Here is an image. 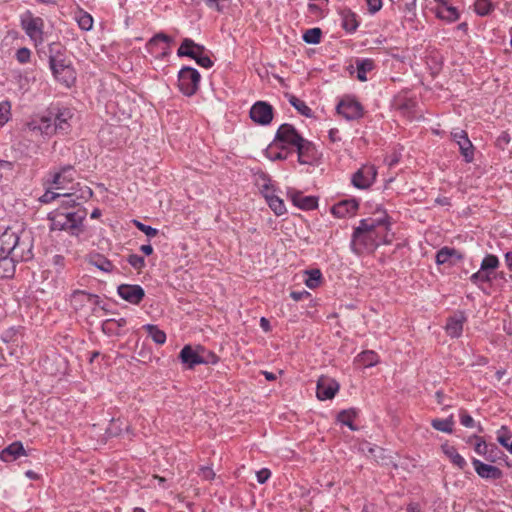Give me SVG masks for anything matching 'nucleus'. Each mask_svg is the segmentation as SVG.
<instances>
[{
	"label": "nucleus",
	"mask_w": 512,
	"mask_h": 512,
	"mask_svg": "<svg viewBox=\"0 0 512 512\" xmlns=\"http://www.w3.org/2000/svg\"><path fill=\"white\" fill-rule=\"evenodd\" d=\"M394 234L390 231L388 216L384 212L379 217L362 219L352 234L351 249L360 255L371 253L381 244L392 242Z\"/></svg>",
	"instance_id": "nucleus-1"
},
{
	"label": "nucleus",
	"mask_w": 512,
	"mask_h": 512,
	"mask_svg": "<svg viewBox=\"0 0 512 512\" xmlns=\"http://www.w3.org/2000/svg\"><path fill=\"white\" fill-rule=\"evenodd\" d=\"M31 244L21 241L19 235L11 230H5L0 236V258L10 259L15 266L16 262L27 261L32 258Z\"/></svg>",
	"instance_id": "nucleus-2"
},
{
	"label": "nucleus",
	"mask_w": 512,
	"mask_h": 512,
	"mask_svg": "<svg viewBox=\"0 0 512 512\" xmlns=\"http://www.w3.org/2000/svg\"><path fill=\"white\" fill-rule=\"evenodd\" d=\"M49 65L53 76L66 87H70L76 80V74L70 61L63 53V47L59 43L49 45Z\"/></svg>",
	"instance_id": "nucleus-3"
},
{
	"label": "nucleus",
	"mask_w": 512,
	"mask_h": 512,
	"mask_svg": "<svg viewBox=\"0 0 512 512\" xmlns=\"http://www.w3.org/2000/svg\"><path fill=\"white\" fill-rule=\"evenodd\" d=\"M85 209H77L76 211H60L56 210L49 213L51 231H68L71 235H79L83 231L82 222L86 217Z\"/></svg>",
	"instance_id": "nucleus-4"
},
{
	"label": "nucleus",
	"mask_w": 512,
	"mask_h": 512,
	"mask_svg": "<svg viewBox=\"0 0 512 512\" xmlns=\"http://www.w3.org/2000/svg\"><path fill=\"white\" fill-rule=\"evenodd\" d=\"M204 352V348L200 346L194 349L190 345H186L180 351L179 358L189 369H192L199 364H216L218 362V357L215 354H209L211 356V360H207L204 356Z\"/></svg>",
	"instance_id": "nucleus-5"
},
{
	"label": "nucleus",
	"mask_w": 512,
	"mask_h": 512,
	"mask_svg": "<svg viewBox=\"0 0 512 512\" xmlns=\"http://www.w3.org/2000/svg\"><path fill=\"white\" fill-rule=\"evenodd\" d=\"M200 82L199 72L192 67H183L178 73V87L186 96L196 93Z\"/></svg>",
	"instance_id": "nucleus-6"
},
{
	"label": "nucleus",
	"mask_w": 512,
	"mask_h": 512,
	"mask_svg": "<svg viewBox=\"0 0 512 512\" xmlns=\"http://www.w3.org/2000/svg\"><path fill=\"white\" fill-rule=\"evenodd\" d=\"M21 26L36 45L43 42L44 22L42 18L34 17L31 12L27 11L21 17Z\"/></svg>",
	"instance_id": "nucleus-7"
},
{
	"label": "nucleus",
	"mask_w": 512,
	"mask_h": 512,
	"mask_svg": "<svg viewBox=\"0 0 512 512\" xmlns=\"http://www.w3.org/2000/svg\"><path fill=\"white\" fill-rule=\"evenodd\" d=\"M263 184L261 185V192L263 193L269 207L277 216H281L286 212V207L281 198L274 194L270 188V179L263 174L261 176Z\"/></svg>",
	"instance_id": "nucleus-8"
},
{
	"label": "nucleus",
	"mask_w": 512,
	"mask_h": 512,
	"mask_svg": "<svg viewBox=\"0 0 512 512\" xmlns=\"http://www.w3.org/2000/svg\"><path fill=\"white\" fill-rule=\"evenodd\" d=\"M304 138L297 132L291 124H282L276 133L275 141L284 145L297 147Z\"/></svg>",
	"instance_id": "nucleus-9"
},
{
	"label": "nucleus",
	"mask_w": 512,
	"mask_h": 512,
	"mask_svg": "<svg viewBox=\"0 0 512 512\" xmlns=\"http://www.w3.org/2000/svg\"><path fill=\"white\" fill-rule=\"evenodd\" d=\"M377 175L373 165H363L352 176V184L359 189L369 188L375 181Z\"/></svg>",
	"instance_id": "nucleus-10"
},
{
	"label": "nucleus",
	"mask_w": 512,
	"mask_h": 512,
	"mask_svg": "<svg viewBox=\"0 0 512 512\" xmlns=\"http://www.w3.org/2000/svg\"><path fill=\"white\" fill-rule=\"evenodd\" d=\"M250 118L257 124L267 125L273 119V108L264 101H258L250 109Z\"/></svg>",
	"instance_id": "nucleus-11"
},
{
	"label": "nucleus",
	"mask_w": 512,
	"mask_h": 512,
	"mask_svg": "<svg viewBox=\"0 0 512 512\" xmlns=\"http://www.w3.org/2000/svg\"><path fill=\"white\" fill-rule=\"evenodd\" d=\"M75 174L76 171L72 166H65L54 173L51 183L56 190H74V186L68 187V184L73 183Z\"/></svg>",
	"instance_id": "nucleus-12"
},
{
	"label": "nucleus",
	"mask_w": 512,
	"mask_h": 512,
	"mask_svg": "<svg viewBox=\"0 0 512 512\" xmlns=\"http://www.w3.org/2000/svg\"><path fill=\"white\" fill-rule=\"evenodd\" d=\"M339 384L336 380L321 376L317 381V398L321 401L332 399L339 390Z\"/></svg>",
	"instance_id": "nucleus-13"
},
{
	"label": "nucleus",
	"mask_w": 512,
	"mask_h": 512,
	"mask_svg": "<svg viewBox=\"0 0 512 512\" xmlns=\"http://www.w3.org/2000/svg\"><path fill=\"white\" fill-rule=\"evenodd\" d=\"M50 115L53 116V127L55 132H66L69 127V120L72 118L73 113L68 108L52 107L49 109Z\"/></svg>",
	"instance_id": "nucleus-14"
},
{
	"label": "nucleus",
	"mask_w": 512,
	"mask_h": 512,
	"mask_svg": "<svg viewBox=\"0 0 512 512\" xmlns=\"http://www.w3.org/2000/svg\"><path fill=\"white\" fill-rule=\"evenodd\" d=\"M117 292L122 299L134 305L139 304L145 297V291L140 285L121 284Z\"/></svg>",
	"instance_id": "nucleus-15"
},
{
	"label": "nucleus",
	"mask_w": 512,
	"mask_h": 512,
	"mask_svg": "<svg viewBox=\"0 0 512 512\" xmlns=\"http://www.w3.org/2000/svg\"><path fill=\"white\" fill-rule=\"evenodd\" d=\"M337 112L347 120H354L362 116V106L353 99H343L337 105Z\"/></svg>",
	"instance_id": "nucleus-16"
},
{
	"label": "nucleus",
	"mask_w": 512,
	"mask_h": 512,
	"mask_svg": "<svg viewBox=\"0 0 512 512\" xmlns=\"http://www.w3.org/2000/svg\"><path fill=\"white\" fill-rule=\"evenodd\" d=\"M53 116L50 115L49 110L46 115L41 116L40 118H35L27 123V129L32 132H39L40 134L50 135L55 132L53 127Z\"/></svg>",
	"instance_id": "nucleus-17"
},
{
	"label": "nucleus",
	"mask_w": 512,
	"mask_h": 512,
	"mask_svg": "<svg viewBox=\"0 0 512 512\" xmlns=\"http://www.w3.org/2000/svg\"><path fill=\"white\" fill-rule=\"evenodd\" d=\"M93 195V192L90 187L83 186L78 191L71 190V192L61 193V196L65 197L66 200L63 202V205L66 207H74L81 204V202H86Z\"/></svg>",
	"instance_id": "nucleus-18"
},
{
	"label": "nucleus",
	"mask_w": 512,
	"mask_h": 512,
	"mask_svg": "<svg viewBox=\"0 0 512 512\" xmlns=\"http://www.w3.org/2000/svg\"><path fill=\"white\" fill-rule=\"evenodd\" d=\"M475 440L474 450L478 455L483 456L487 461L494 462L500 452L495 444H487L481 437L476 435L469 438V442Z\"/></svg>",
	"instance_id": "nucleus-19"
},
{
	"label": "nucleus",
	"mask_w": 512,
	"mask_h": 512,
	"mask_svg": "<svg viewBox=\"0 0 512 512\" xmlns=\"http://www.w3.org/2000/svg\"><path fill=\"white\" fill-rule=\"evenodd\" d=\"M453 139L459 145L461 154L464 156L466 162H471L474 157L473 145L464 130H456L452 132Z\"/></svg>",
	"instance_id": "nucleus-20"
},
{
	"label": "nucleus",
	"mask_w": 512,
	"mask_h": 512,
	"mask_svg": "<svg viewBox=\"0 0 512 512\" xmlns=\"http://www.w3.org/2000/svg\"><path fill=\"white\" fill-rule=\"evenodd\" d=\"M296 149L300 164H312L317 159L316 147L312 142L306 139H303Z\"/></svg>",
	"instance_id": "nucleus-21"
},
{
	"label": "nucleus",
	"mask_w": 512,
	"mask_h": 512,
	"mask_svg": "<svg viewBox=\"0 0 512 512\" xmlns=\"http://www.w3.org/2000/svg\"><path fill=\"white\" fill-rule=\"evenodd\" d=\"M472 464L476 473L481 478L497 480L500 479L503 475L502 471L498 467L485 464L476 458L472 459Z\"/></svg>",
	"instance_id": "nucleus-22"
},
{
	"label": "nucleus",
	"mask_w": 512,
	"mask_h": 512,
	"mask_svg": "<svg viewBox=\"0 0 512 512\" xmlns=\"http://www.w3.org/2000/svg\"><path fill=\"white\" fill-rule=\"evenodd\" d=\"M462 259L463 254L460 251L447 246L441 248L436 254V263L438 265L449 264L453 266Z\"/></svg>",
	"instance_id": "nucleus-23"
},
{
	"label": "nucleus",
	"mask_w": 512,
	"mask_h": 512,
	"mask_svg": "<svg viewBox=\"0 0 512 512\" xmlns=\"http://www.w3.org/2000/svg\"><path fill=\"white\" fill-rule=\"evenodd\" d=\"M466 322V316L463 312H458L451 316L446 324V332L449 336L458 338L463 331V325Z\"/></svg>",
	"instance_id": "nucleus-24"
},
{
	"label": "nucleus",
	"mask_w": 512,
	"mask_h": 512,
	"mask_svg": "<svg viewBox=\"0 0 512 512\" xmlns=\"http://www.w3.org/2000/svg\"><path fill=\"white\" fill-rule=\"evenodd\" d=\"M292 203L300 209L312 210L317 207V198L313 196H305L299 191H290L288 193Z\"/></svg>",
	"instance_id": "nucleus-25"
},
{
	"label": "nucleus",
	"mask_w": 512,
	"mask_h": 512,
	"mask_svg": "<svg viewBox=\"0 0 512 512\" xmlns=\"http://www.w3.org/2000/svg\"><path fill=\"white\" fill-rule=\"evenodd\" d=\"M358 206V202L355 199L343 200L332 207V213L338 218H345L354 215Z\"/></svg>",
	"instance_id": "nucleus-26"
},
{
	"label": "nucleus",
	"mask_w": 512,
	"mask_h": 512,
	"mask_svg": "<svg viewBox=\"0 0 512 512\" xmlns=\"http://www.w3.org/2000/svg\"><path fill=\"white\" fill-rule=\"evenodd\" d=\"M25 455V450L21 442H13L0 453V458L4 462L16 460L19 456Z\"/></svg>",
	"instance_id": "nucleus-27"
},
{
	"label": "nucleus",
	"mask_w": 512,
	"mask_h": 512,
	"mask_svg": "<svg viewBox=\"0 0 512 512\" xmlns=\"http://www.w3.org/2000/svg\"><path fill=\"white\" fill-rule=\"evenodd\" d=\"M436 15L447 22H454L459 18L457 9L449 5L448 2H444V5H439L437 7Z\"/></svg>",
	"instance_id": "nucleus-28"
},
{
	"label": "nucleus",
	"mask_w": 512,
	"mask_h": 512,
	"mask_svg": "<svg viewBox=\"0 0 512 512\" xmlns=\"http://www.w3.org/2000/svg\"><path fill=\"white\" fill-rule=\"evenodd\" d=\"M342 18V27L349 33L356 31L358 22L356 14L349 9H344L340 12Z\"/></svg>",
	"instance_id": "nucleus-29"
},
{
	"label": "nucleus",
	"mask_w": 512,
	"mask_h": 512,
	"mask_svg": "<svg viewBox=\"0 0 512 512\" xmlns=\"http://www.w3.org/2000/svg\"><path fill=\"white\" fill-rule=\"evenodd\" d=\"M89 263L107 273L111 272L114 268L112 262L100 254L91 255L89 257Z\"/></svg>",
	"instance_id": "nucleus-30"
},
{
	"label": "nucleus",
	"mask_w": 512,
	"mask_h": 512,
	"mask_svg": "<svg viewBox=\"0 0 512 512\" xmlns=\"http://www.w3.org/2000/svg\"><path fill=\"white\" fill-rule=\"evenodd\" d=\"M443 451L447 457L451 460V462L460 469H464L466 466L465 459L457 452V450L453 446L444 445Z\"/></svg>",
	"instance_id": "nucleus-31"
},
{
	"label": "nucleus",
	"mask_w": 512,
	"mask_h": 512,
	"mask_svg": "<svg viewBox=\"0 0 512 512\" xmlns=\"http://www.w3.org/2000/svg\"><path fill=\"white\" fill-rule=\"evenodd\" d=\"M357 78L360 81H366V74L374 68V62L371 59H362L357 61Z\"/></svg>",
	"instance_id": "nucleus-32"
},
{
	"label": "nucleus",
	"mask_w": 512,
	"mask_h": 512,
	"mask_svg": "<svg viewBox=\"0 0 512 512\" xmlns=\"http://www.w3.org/2000/svg\"><path fill=\"white\" fill-rule=\"evenodd\" d=\"M431 425L438 431L452 433L454 425L453 415H450L446 419H434L432 420Z\"/></svg>",
	"instance_id": "nucleus-33"
},
{
	"label": "nucleus",
	"mask_w": 512,
	"mask_h": 512,
	"mask_svg": "<svg viewBox=\"0 0 512 512\" xmlns=\"http://www.w3.org/2000/svg\"><path fill=\"white\" fill-rule=\"evenodd\" d=\"M200 49H196L195 47L192 49L194 51V57H191L196 61L198 65L204 68H210L213 65L212 60L209 58V56L205 55V48L202 45H199Z\"/></svg>",
	"instance_id": "nucleus-34"
},
{
	"label": "nucleus",
	"mask_w": 512,
	"mask_h": 512,
	"mask_svg": "<svg viewBox=\"0 0 512 512\" xmlns=\"http://www.w3.org/2000/svg\"><path fill=\"white\" fill-rule=\"evenodd\" d=\"M143 328L147 331L148 335L153 339L156 344H164L166 341V334L160 330L156 325L146 324Z\"/></svg>",
	"instance_id": "nucleus-35"
},
{
	"label": "nucleus",
	"mask_w": 512,
	"mask_h": 512,
	"mask_svg": "<svg viewBox=\"0 0 512 512\" xmlns=\"http://www.w3.org/2000/svg\"><path fill=\"white\" fill-rule=\"evenodd\" d=\"M200 49L199 44H196L192 39L185 38L182 41V44L180 45L177 55L179 57L187 56V57H194V51H192L193 48Z\"/></svg>",
	"instance_id": "nucleus-36"
},
{
	"label": "nucleus",
	"mask_w": 512,
	"mask_h": 512,
	"mask_svg": "<svg viewBox=\"0 0 512 512\" xmlns=\"http://www.w3.org/2000/svg\"><path fill=\"white\" fill-rule=\"evenodd\" d=\"M75 19L82 30L89 31L92 29L93 18L89 13L80 10L78 13H76Z\"/></svg>",
	"instance_id": "nucleus-37"
},
{
	"label": "nucleus",
	"mask_w": 512,
	"mask_h": 512,
	"mask_svg": "<svg viewBox=\"0 0 512 512\" xmlns=\"http://www.w3.org/2000/svg\"><path fill=\"white\" fill-rule=\"evenodd\" d=\"M289 103L303 116L311 117L312 110L309 108L306 103L294 95L289 96Z\"/></svg>",
	"instance_id": "nucleus-38"
},
{
	"label": "nucleus",
	"mask_w": 512,
	"mask_h": 512,
	"mask_svg": "<svg viewBox=\"0 0 512 512\" xmlns=\"http://www.w3.org/2000/svg\"><path fill=\"white\" fill-rule=\"evenodd\" d=\"M499 266V260L495 255L488 254L481 262L480 268H482L483 271H486L490 275L493 274V272L498 268Z\"/></svg>",
	"instance_id": "nucleus-39"
},
{
	"label": "nucleus",
	"mask_w": 512,
	"mask_h": 512,
	"mask_svg": "<svg viewBox=\"0 0 512 512\" xmlns=\"http://www.w3.org/2000/svg\"><path fill=\"white\" fill-rule=\"evenodd\" d=\"M322 31L320 28H311L303 34V40L307 44H318L321 40Z\"/></svg>",
	"instance_id": "nucleus-40"
},
{
	"label": "nucleus",
	"mask_w": 512,
	"mask_h": 512,
	"mask_svg": "<svg viewBox=\"0 0 512 512\" xmlns=\"http://www.w3.org/2000/svg\"><path fill=\"white\" fill-rule=\"evenodd\" d=\"M15 267L10 259L0 258V279L13 276Z\"/></svg>",
	"instance_id": "nucleus-41"
},
{
	"label": "nucleus",
	"mask_w": 512,
	"mask_h": 512,
	"mask_svg": "<svg viewBox=\"0 0 512 512\" xmlns=\"http://www.w3.org/2000/svg\"><path fill=\"white\" fill-rule=\"evenodd\" d=\"M308 277L305 280V284L308 288L314 289L319 286L322 274L319 269H312L307 272Z\"/></svg>",
	"instance_id": "nucleus-42"
},
{
	"label": "nucleus",
	"mask_w": 512,
	"mask_h": 512,
	"mask_svg": "<svg viewBox=\"0 0 512 512\" xmlns=\"http://www.w3.org/2000/svg\"><path fill=\"white\" fill-rule=\"evenodd\" d=\"M355 417V412L353 410H343L341 411L337 419L344 425H347L350 429L355 430V427L352 424V421Z\"/></svg>",
	"instance_id": "nucleus-43"
},
{
	"label": "nucleus",
	"mask_w": 512,
	"mask_h": 512,
	"mask_svg": "<svg viewBox=\"0 0 512 512\" xmlns=\"http://www.w3.org/2000/svg\"><path fill=\"white\" fill-rule=\"evenodd\" d=\"M491 280L492 275H490L486 271H483L482 268H480L479 271L470 276V281L475 285L490 282Z\"/></svg>",
	"instance_id": "nucleus-44"
},
{
	"label": "nucleus",
	"mask_w": 512,
	"mask_h": 512,
	"mask_svg": "<svg viewBox=\"0 0 512 512\" xmlns=\"http://www.w3.org/2000/svg\"><path fill=\"white\" fill-rule=\"evenodd\" d=\"M492 10V4L489 0H476L475 11L480 16L488 15Z\"/></svg>",
	"instance_id": "nucleus-45"
},
{
	"label": "nucleus",
	"mask_w": 512,
	"mask_h": 512,
	"mask_svg": "<svg viewBox=\"0 0 512 512\" xmlns=\"http://www.w3.org/2000/svg\"><path fill=\"white\" fill-rule=\"evenodd\" d=\"M73 298L74 299L79 298L80 300H86L88 302L93 303L94 305H99L100 304V298H99L98 295L86 293L84 291H76V292H74Z\"/></svg>",
	"instance_id": "nucleus-46"
},
{
	"label": "nucleus",
	"mask_w": 512,
	"mask_h": 512,
	"mask_svg": "<svg viewBox=\"0 0 512 512\" xmlns=\"http://www.w3.org/2000/svg\"><path fill=\"white\" fill-rule=\"evenodd\" d=\"M10 110L11 105L8 101H3L0 103V127H2L9 120Z\"/></svg>",
	"instance_id": "nucleus-47"
},
{
	"label": "nucleus",
	"mask_w": 512,
	"mask_h": 512,
	"mask_svg": "<svg viewBox=\"0 0 512 512\" xmlns=\"http://www.w3.org/2000/svg\"><path fill=\"white\" fill-rule=\"evenodd\" d=\"M510 439L511 435L509 430L505 426H502L501 429L498 431L497 441L507 449L510 445Z\"/></svg>",
	"instance_id": "nucleus-48"
},
{
	"label": "nucleus",
	"mask_w": 512,
	"mask_h": 512,
	"mask_svg": "<svg viewBox=\"0 0 512 512\" xmlns=\"http://www.w3.org/2000/svg\"><path fill=\"white\" fill-rule=\"evenodd\" d=\"M360 357L365 366H373L378 362V356L373 351H365L361 354Z\"/></svg>",
	"instance_id": "nucleus-49"
},
{
	"label": "nucleus",
	"mask_w": 512,
	"mask_h": 512,
	"mask_svg": "<svg viewBox=\"0 0 512 512\" xmlns=\"http://www.w3.org/2000/svg\"><path fill=\"white\" fill-rule=\"evenodd\" d=\"M127 261L136 270H141L145 266L144 258L137 254L129 255Z\"/></svg>",
	"instance_id": "nucleus-50"
},
{
	"label": "nucleus",
	"mask_w": 512,
	"mask_h": 512,
	"mask_svg": "<svg viewBox=\"0 0 512 512\" xmlns=\"http://www.w3.org/2000/svg\"><path fill=\"white\" fill-rule=\"evenodd\" d=\"M133 223L135 224V226L140 230L142 231L143 233H145L146 236L148 237H154L158 234V230L151 227V226H148V225H145L143 224L142 222L138 221V220H134Z\"/></svg>",
	"instance_id": "nucleus-51"
},
{
	"label": "nucleus",
	"mask_w": 512,
	"mask_h": 512,
	"mask_svg": "<svg viewBox=\"0 0 512 512\" xmlns=\"http://www.w3.org/2000/svg\"><path fill=\"white\" fill-rule=\"evenodd\" d=\"M30 56H31L30 50L25 47L18 49L16 52V59L21 64H25V63L29 62Z\"/></svg>",
	"instance_id": "nucleus-52"
},
{
	"label": "nucleus",
	"mask_w": 512,
	"mask_h": 512,
	"mask_svg": "<svg viewBox=\"0 0 512 512\" xmlns=\"http://www.w3.org/2000/svg\"><path fill=\"white\" fill-rule=\"evenodd\" d=\"M60 192H53L50 189H47L46 192L39 198V201L41 203L47 204L55 200L56 198L60 197Z\"/></svg>",
	"instance_id": "nucleus-53"
},
{
	"label": "nucleus",
	"mask_w": 512,
	"mask_h": 512,
	"mask_svg": "<svg viewBox=\"0 0 512 512\" xmlns=\"http://www.w3.org/2000/svg\"><path fill=\"white\" fill-rule=\"evenodd\" d=\"M460 423L467 428L475 426L474 419L465 410L460 411Z\"/></svg>",
	"instance_id": "nucleus-54"
},
{
	"label": "nucleus",
	"mask_w": 512,
	"mask_h": 512,
	"mask_svg": "<svg viewBox=\"0 0 512 512\" xmlns=\"http://www.w3.org/2000/svg\"><path fill=\"white\" fill-rule=\"evenodd\" d=\"M126 324V320L124 318H121L119 320L115 319H108L103 323V331H110L114 325H117L118 327H122Z\"/></svg>",
	"instance_id": "nucleus-55"
},
{
	"label": "nucleus",
	"mask_w": 512,
	"mask_h": 512,
	"mask_svg": "<svg viewBox=\"0 0 512 512\" xmlns=\"http://www.w3.org/2000/svg\"><path fill=\"white\" fill-rule=\"evenodd\" d=\"M199 475L205 480H213L215 478V472L211 467H201Z\"/></svg>",
	"instance_id": "nucleus-56"
},
{
	"label": "nucleus",
	"mask_w": 512,
	"mask_h": 512,
	"mask_svg": "<svg viewBox=\"0 0 512 512\" xmlns=\"http://www.w3.org/2000/svg\"><path fill=\"white\" fill-rule=\"evenodd\" d=\"M366 2L368 10L372 14L378 12L382 8V0H366Z\"/></svg>",
	"instance_id": "nucleus-57"
},
{
	"label": "nucleus",
	"mask_w": 512,
	"mask_h": 512,
	"mask_svg": "<svg viewBox=\"0 0 512 512\" xmlns=\"http://www.w3.org/2000/svg\"><path fill=\"white\" fill-rule=\"evenodd\" d=\"M270 475V471L266 468H263L256 473L257 481L260 484H264L269 479Z\"/></svg>",
	"instance_id": "nucleus-58"
},
{
	"label": "nucleus",
	"mask_w": 512,
	"mask_h": 512,
	"mask_svg": "<svg viewBox=\"0 0 512 512\" xmlns=\"http://www.w3.org/2000/svg\"><path fill=\"white\" fill-rule=\"evenodd\" d=\"M170 40H171V39H170V37H169V36H167V35H165V34H163V33H160V34L155 35L152 39H150V41H149L148 45H149V46H154V45H156L159 41H163V42L168 43V42H170Z\"/></svg>",
	"instance_id": "nucleus-59"
},
{
	"label": "nucleus",
	"mask_w": 512,
	"mask_h": 512,
	"mask_svg": "<svg viewBox=\"0 0 512 512\" xmlns=\"http://www.w3.org/2000/svg\"><path fill=\"white\" fill-rule=\"evenodd\" d=\"M339 131L337 129H330L329 138L331 141L336 142L340 140Z\"/></svg>",
	"instance_id": "nucleus-60"
},
{
	"label": "nucleus",
	"mask_w": 512,
	"mask_h": 512,
	"mask_svg": "<svg viewBox=\"0 0 512 512\" xmlns=\"http://www.w3.org/2000/svg\"><path fill=\"white\" fill-rule=\"evenodd\" d=\"M140 250L145 254V255H151L153 253V248L150 244H146V245H142L140 247Z\"/></svg>",
	"instance_id": "nucleus-61"
},
{
	"label": "nucleus",
	"mask_w": 512,
	"mask_h": 512,
	"mask_svg": "<svg viewBox=\"0 0 512 512\" xmlns=\"http://www.w3.org/2000/svg\"><path fill=\"white\" fill-rule=\"evenodd\" d=\"M304 295H308V293H307V292H305V291H304V292H295V291L291 292V297H292L295 301H299V300H301V299H302V297H303Z\"/></svg>",
	"instance_id": "nucleus-62"
},
{
	"label": "nucleus",
	"mask_w": 512,
	"mask_h": 512,
	"mask_svg": "<svg viewBox=\"0 0 512 512\" xmlns=\"http://www.w3.org/2000/svg\"><path fill=\"white\" fill-rule=\"evenodd\" d=\"M260 326L263 328V330L265 331H269L270 329V323L269 321L265 318V317H262L260 319Z\"/></svg>",
	"instance_id": "nucleus-63"
},
{
	"label": "nucleus",
	"mask_w": 512,
	"mask_h": 512,
	"mask_svg": "<svg viewBox=\"0 0 512 512\" xmlns=\"http://www.w3.org/2000/svg\"><path fill=\"white\" fill-rule=\"evenodd\" d=\"M505 262L508 268L512 271V252H507L505 254Z\"/></svg>",
	"instance_id": "nucleus-64"
}]
</instances>
